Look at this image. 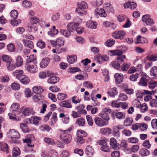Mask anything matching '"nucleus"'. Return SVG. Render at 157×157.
Here are the masks:
<instances>
[{"label":"nucleus","instance_id":"obj_1","mask_svg":"<svg viewBox=\"0 0 157 157\" xmlns=\"http://www.w3.org/2000/svg\"><path fill=\"white\" fill-rule=\"evenodd\" d=\"M123 52L121 50H120L118 49L113 50H110L108 52V54L110 56H114L117 55V56H119L117 58V59L118 60V62H120L121 63H122L124 62V59L126 58L125 56L124 55H121Z\"/></svg>","mask_w":157,"mask_h":157},{"label":"nucleus","instance_id":"obj_2","mask_svg":"<svg viewBox=\"0 0 157 157\" xmlns=\"http://www.w3.org/2000/svg\"><path fill=\"white\" fill-rule=\"evenodd\" d=\"M87 7V5L85 2L82 1L79 2L78 3V8L76 9L75 11L79 15L82 16L84 14H86V9Z\"/></svg>","mask_w":157,"mask_h":157},{"label":"nucleus","instance_id":"obj_3","mask_svg":"<svg viewBox=\"0 0 157 157\" xmlns=\"http://www.w3.org/2000/svg\"><path fill=\"white\" fill-rule=\"evenodd\" d=\"M63 132L60 136V138L62 141L65 144H68L70 142L71 139V135L68 133L70 130H67Z\"/></svg>","mask_w":157,"mask_h":157},{"label":"nucleus","instance_id":"obj_4","mask_svg":"<svg viewBox=\"0 0 157 157\" xmlns=\"http://www.w3.org/2000/svg\"><path fill=\"white\" fill-rule=\"evenodd\" d=\"M107 140L106 139L99 140L98 141L99 144L101 146L100 150L105 152H109L110 151V148L107 144Z\"/></svg>","mask_w":157,"mask_h":157},{"label":"nucleus","instance_id":"obj_5","mask_svg":"<svg viewBox=\"0 0 157 157\" xmlns=\"http://www.w3.org/2000/svg\"><path fill=\"white\" fill-rule=\"evenodd\" d=\"M25 68L27 71L31 73H36L38 69L36 63H26Z\"/></svg>","mask_w":157,"mask_h":157},{"label":"nucleus","instance_id":"obj_6","mask_svg":"<svg viewBox=\"0 0 157 157\" xmlns=\"http://www.w3.org/2000/svg\"><path fill=\"white\" fill-rule=\"evenodd\" d=\"M8 137L11 139H18L20 138V135L18 132L15 129L10 130L7 133Z\"/></svg>","mask_w":157,"mask_h":157},{"label":"nucleus","instance_id":"obj_7","mask_svg":"<svg viewBox=\"0 0 157 157\" xmlns=\"http://www.w3.org/2000/svg\"><path fill=\"white\" fill-rule=\"evenodd\" d=\"M142 21L145 23L147 25L151 26L155 23L153 19L151 18L148 15H144L142 17Z\"/></svg>","mask_w":157,"mask_h":157},{"label":"nucleus","instance_id":"obj_8","mask_svg":"<svg viewBox=\"0 0 157 157\" xmlns=\"http://www.w3.org/2000/svg\"><path fill=\"white\" fill-rule=\"evenodd\" d=\"M95 124L99 127H102L107 125L106 123L101 118L95 117L94 119Z\"/></svg>","mask_w":157,"mask_h":157},{"label":"nucleus","instance_id":"obj_9","mask_svg":"<svg viewBox=\"0 0 157 157\" xmlns=\"http://www.w3.org/2000/svg\"><path fill=\"white\" fill-rule=\"evenodd\" d=\"M116 139L113 137L111 138L110 139L109 144L111 147L114 149L117 150L119 147L118 146V144Z\"/></svg>","mask_w":157,"mask_h":157},{"label":"nucleus","instance_id":"obj_10","mask_svg":"<svg viewBox=\"0 0 157 157\" xmlns=\"http://www.w3.org/2000/svg\"><path fill=\"white\" fill-rule=\"evenodd\" d=\"M17 78L22 84L25 85L28 84L30 81L29 78L25 75H24L20 77L17 76Z\"/></svg>","mask_w":157,"mask_h":157},{"label":"nucleus","instance_id":"obj_11","mask_svg":"<svg viewBox=\"0 0 157 157\" xmlns=\"http://www.w3.org/2000/svg\"><path fill=\"white\" fill-rule=\"evenodd\" d=\"M95 12L102 17H105L107 16V14L104 9L100 8L96 9L95 10Z\"/></svg>","mask_w":157,"mask_h":157},{"label":"nucleus","instance_id":"obj_12","mask_svg":"<svg viewBox=\"0 0 157 157\" xmlns=\"http://www.w3.org/2000/svg\"><path fill=\"white\" fill-rule=\"evenodd\" d=\"M23 113L25 116H29L30 114L33 115L35 113L33 108L30 107L26 108L24 109L23 111Z\"/></svg>","mask_w":157,"mask_h":157},{"label":"nucleus","instance_id":"obj_13","mask_svg":"<svg viewBox=\"0 0 157 157\" xmlns=\"http://www.w3.org/2000/svg\"><path fill=\"white\" fill-rule=\"evenodd\" d=\"M59 105L61 107L68 108H71L72 107L71 103L69 101V100L61 101L59 103Z\"/></svg>","mask_w":157,"mask_h":157},{"label":"nucleus","instance_id":"obj_14","mask_svg":"<svg viewBox=\"0 0 157 157\" xmlns=\"http://www.w3.org/2000/svg\"><path fill=\"white\" fill-rule=\"evenodd\" d=\"M86 121L83 117H80L76 119L75 124L79 127H83L85 126Z\"/></svg>","mask_w":157,"mask_h":157},{"label":"nucleus","instance_id":"obj_15","mask_svg":"<svg viewBox=\"0 0 157 157\" xmlns=\"http://www.w3.org/2000/svg\"><path fill=\"white\" fill-rule=\"evenodd\" d=\"M124 7L125 8H129L133 10L135 9L137 7V4L134 2H126L124 4Z\"/></svg>","mask_w":157,"mask_h":157},{"label":"nucleus","instance_id":"obj_16","mask_svg":"<svg viewBox=\"0 0 157 157\" xmlns=\"http://www.w3.org/2000/svg\"><path fill=\"white\" fill-rule=\"evenodd\" d=\"M99 116L107 125L108 124V121L110 119V118L106 113L103 112H101L99 114Z\"/></svg>","mask_w":157,"mask_h":157},{"label":"nucleus","instance_id":"obj_17","mask_svg":"<svg viewBox=\"0 0 157 157\" xmlns=\"http://www.w3.org/2000/svg\"><path fill=\"white\" fill-rule=\"evenodd\" d=\"M114 77L115 79V82L117 84L120 83L123 81V76L121 74H115Z\"/></svg>","mask_w":157,"mask_h":157},{"label":"nucleus","instance_id":"obj_18","mask_svg":"<svg viewBox=\"0 0 157 157\" xmlns=\"http://www.w3.org/2000/svg\"><path fill=\"white\" fill-rule=\"evenodd\" d=\"M23 44L24 46L31 49L33 48V42L31 40H22Z\"/></svg>","mask_w":157,"mask_h":157},{"label":"nucleus","instance_id":"obj_19","mask_svg":"<svg viewBox=\"0 0 157 157\" xmlns=\"http://www.w3.org/2000/svg\"><path fill=\"white\" fill-rule=\"evenodd\" d=\"M59 81V78L56 76H51L47 80V82L51 84H55Z\"/></svg>","mask_w":157,"mask_h":157},{"label":"nucleus","instance_id":"obj_20","mask_svg":"<svg viewBox=\"0 0 157 157\" xmlns=\"http://www.w3.org/2000/svg\"><path fill=\"white\" fill-rule=\"evenodd\" d=\"M50 61L49 58H44L40 63V66L42 68H45L48 66Z\"/></svg>","mask_w":157,"mask_h":157},{"label":"nucleus","instance_id":"obj_21","mask_svg":"<svg viewBox=\"0 0 157 157\" xmlns=\"http://www.w3.org/2000/svg\"><path fill=\"white\" fill-rule=\"evenodd\" d=\"M79 24L78 23H75V22L69 23L67 25V29L69 31L71 32L74 30L75 27L78 26Z\"/></svg>","mask_w":157,"mask_h":157},{"label":"nucleus","instance_id":"obj_22","mask_svg":"<svg viewBox=\"0 0 157 157\" xmlns=\"http://www.w3.org/2000/svg\"><path fill=\"white\" fill-rule=\"evenodd\" d=\"M86 153L89 157L92 156L94 154V151L92 147L90 145L87 146L86 149Z\"/></svg>","mask_w":157,"mask_h":157},{"label":"nucleus","instance_id":"obj_23","mask_svg":"<svg viewBox=\"0 0 157 157\" xmlns=\"http://www.w3.org/2000/svg\"><path fill=\"white\" fill-rule=\"evenodd\" d=\"M33 90L35 93L39 94L43 92L44 89L41 86H35L33 87Z\"/></svg>","mask_w":157,"mask_h":157},{"label":"nucleus","instance_id":"obj_24","mask_svg":"<svg viewBox=\"0 0 157 157\" xmlns=\"http://www.w3.org/2000/svg\"><path fill=\"white\" fill-rule=\"evenodd\" d=\"M97 25V23L95 22H93L91 21H89L87 22L86 26L88 28L94 29L96 28Z\"/></svg>","mask_w":157,"mask_h":157},{"label":"nucleus","instance_id":"obj_25","mask_svg":"<svg viewBox=\"0 0 157 157\" xmlns=\"http://www.w3.org/2000/svg\"><path fill=\"white\" fill-rule=\"evenodd\" d=\"M0 150L8 153L9 152L8 144L6 143H0Z\"/></svg>","mask_w":157,"mask_h":157},{"label":"nucleus","instance_id":"obj_26","mask_svg":"<svg viewBox=\"0 0 157 157\" xmlns=\"http://www.w3.org/2000/svg\"><path fill=\"white\" fill-rule=\"evenodd\" d=\"M98 61L100 63L102 61H106L109 60L108 57L106 56H101L100 54L97 55Z\"/></svg>","mask_w":157,"mask_h":157},{"label":"nucleus","instance_id":"obj_27","mask_svg":"<svg viewBox=\"0 0 157 157\" xmlns=\"http://www.w3.org/2000/svg\"><path fill=\"white\" fill-rule=\"evenodd\" d=\"M140 154L143 157L147 156L150 153V151L145 148H142L141 149L140 152Z\"/></svg>","mask_w":157,"mask_h":157},{"label":"nucleus","instance_id":"obj_28","mask_svg":"<svg viewBox=\"0 0 157 157\" xmlns=\"http://www.w3.org/2000/svg\"><path fill=\"white\" fill-rule=\"evenodd\" d=\"M118 92L117 90V88L114 87L111 89L108 92V95L110 96L114 97L117 94Z\"/></svg>","mask_w":157,"mask_h":157},{"label":"nucleus","instance_id":"obj_29","mask_svg":"<svg viewBox=\"0 0 157 157\" xmlns=\"http://www.w3.org/2000/svg\"><path fill=\"white\" fill-rule=\"evenodd\" d=\"M110 65L111 67H113L116 69L120 70L121 68L120 64L118 61H113L110 63Z\"/></svg>","mask_w":157,"mask_h":157},{"label":"nucleus","instance_id":"obj_30","mask_svg":"<svg viewBox=\"0 0 157 157\" xmlns=\"http://www.w3.org/2000/svg\"><path fill=\"white\" fill-rule=\"evenodd\" d=\"M52 29L50 31L48 32V34L51 36H54V35H57L58 33V29H56L54 26H53Z\"/></svg>","mask_w":157,"mask_h":157},{"label":"nucleus","instance_id":"obj_31","mask_svg":"<svg viewBox=\"0 0 157 157\" xmlns=\"http://www.w3.org/2000/svg\"><path fill=\"white\" fill-rule=\"evenodd\" d=\"M100 132L101 134L107 135L110 134L112 132V130L109 128H103L100 130Z\"/></svg>","mask_w":157,"mask_h":157},{"label":"nucleus","instance_id":"obj_32","mask_svg":"<svg viewBox=\"0 0 157 157\" xmlns=\"http://www.w3.org/2000/svg\"><path fill=\"white\" fill-rule=\"evenodd\" d=\"M40 129L42 131L49 132L51 128L48 125L43 124L40 127Z\"/></svg>","mask_w":157,"mask_h":157},{"label":"nucleus","instance_id":"obj_33","mask_svg":"<svg viewBox=\"0 0 157 157\" xmlns=\"http://www.w3.org/2000/svg\"><path fill=\"white\" fill-rule=\"evenodd\" d=\"M67 59L68 62L70 64H72L77 60V56L75 55L67 57Z\"/></svg>","mask_w":157,"mask_h":157},{"label":"nucleus","instance_id":"obj_34","mask_svg":"<svg viewBox=\"0 0 157 157\" xmlns=\"http://www.w3.org/2000/svg\"><path fill=\"white\" fill-rule=\"evenodd\" d=\"M133 121V119L131 117L126 118L124 121V125L126 126H130Z\"/></svg>","mask_w":157,"mask_h":157},{"label":"nucleus","instance_id":"obj_35","mask_svg":"<svg viewBox=\"0 0 157 157\" xmlns=\"http://www.w3.org/2000/svg\"><path fill=\"white\" fill-rule=\"evenodd\" d=\"M44 140L45 142L48 145H53L55 144L53 140L50 138L44 137Z\"/></svg>","mask_w":157,"mask_h":157},{"label":"nucleus","instance_id":"obj_36","mask_svg":"<svg viewBox=\"0 0 157 157\" xmlns=\"http://www.w3.org/2000/svg\"><path fill=\"white\" fill-rule=\"evenodd\" d=\"M26 63H36V57L33 55H30L26 59Z\"/></svg>","mask_w":157,"mask_h":157},{"label":"nucleus","instance_id":"obj_37","mask_svg":"<svg viewBox=\"0 0 157 157\" xmlns=\"http://www.w3.org/2000/svg\"><path fill=\"white\" fill-rule=\"evenodd\" d=\"M57 45L59 47L63 46L64 45V40L63 38L59 37L56 40Z\"/></svg>","mask_w":157,"mask_h":157},{"label":"nucleus","instance_id":"obj_38","mask_svg":"<svg viewBox=\"0 0 157 157\" xmlns=\"http://www.w3.org/2000/svg\"><path fill=\"white\" fill-rule=\"evenodd\" d=\"M20 154V150L17 147H14L12 151L13 157H16L18 156Z\"/></svg>","mask_w":157,"mask_h":157},{"label":"nucleus","instance_id":"obj_39","mask_svg":"<svg viewBox=\"0 0 157 157\" xmlns=\"http://www.w3.org/2000/svg\"><path fill=\"white\" fill-rule=\"evenodd\" d=\"M2 59L3 61L8 63H9L12 61L10 57L6 55H3L2 56Z\"/></svg>","mask_w":157,"mask_h":157},{"label":"nucleus","instance_id":"obj_40","mask_svg":"<svg viewBox=\"0 0 157 157\" xmlns=\"http://www.w3.org/2000/svg\"><path fill=\"white\" fill-rule=\"evenodd\" d=\"M88 75L86 73H85L83 75H82L79 74L75 76V78L80 80H82L84 79H86Z\"/></svg>","mask_w":157,"mask_h":157},{"label":"nucleus","instance_id":"obj_41","mask_svg":"<svg viewBox=\"0 0 157 157\" xmlns=\"http://www.w3.org/2000/svg\"><path fill=\"white\" fill-rule=\"evenodd\" d=\"M23 63V59L20 56H18L16 59V65L17 67H20L22 65Z\"/></svg>","mask_w":157,"mask_h":157},{"label":"nucleus","instance_id":"obj_42","mask_svg":"<svg viewBox=\"0 0 157 157\" xmlns=\"http://www.w3.org/2000/svg\"><path fill=\"white\" fill-rule=\"evenodd\" d=\"M44 98V97L42 95L40 96L34 95L33 97V100L35 102H38L40 101L43 100Z\"/></svg>","mask_w":157,"mask_h":157},{"label":"nucleus","instance_id":"obj_43","mask_svg":"<svg viewBox=\"0 0 157 157\" xmlns=\"http://www.w3.org/2000/svg\"><path fill=\"white\" fill-rule=\"evenodd\" d=\"M20 107V105L18 103H13L11 106V109L13 111H17Z\"/></svg>","mask_w":157,"mask_h":157},{"label":"nucleus","instance_id":"obj_44","mask_svg":"<svg viewBox=\"0 0 157 157\" xmlns=\"http://www.w3.org/2000/svg\"><path fill=\"white\" fill-rule=\"evenodd\" d=\"M139 76L140 75L136 73L134 74L131 75L129 77V79L132 81L136 82L137 81V79Z\"/></svg>","mask_w":157,"mask_h":157},{"label":"nucleus","instance_id":"obj_45","mask_svg":"<svg viewBox=\"0 0 157 157\" xmlns=\"http://www.w3.org/2000/svg\"><path fill=\"white\" fill-rule=\"evenodd\" d=\"M20 128L25 132H29V130L26 124L23 123L20 124Z\"/></svg>","mask_w":157,"mask_h":157},{"label":"nucleus","instance_id":"obj_46","mask_svg":"<svg viewBox=\"0 0 157 157\" xmlns=\"http://www.w3.org/2000/svg\"><path fill=\"white\" fill-rule=\"evenodd\" d=\"M71 32L68 29H61L60 31V33L66 37H69L71 35Z\"/></svg>","mask_w":157,"mask_h":157},{"label":"nucleus","instance_id":"obj_47","mask_svg":"<svg viewBox=\"0 0 157 157\" xmlns=\"http://www.w3.org/2000/svg\"><path fill=\"white\" fill-rule=\"evenodd\" d=\"M115 43L114 40L112 39H110L108 40L105 43V45L108 47H110L112 46Z\"/></svg>","mask_w":157,"mask_h":157},{"label":"nucleus","instance_id":"obj_48","mask_svg":"<svg viewBox=\"0 0 157 157\" xmlns=\"http://www.w3.org/2000/svg\"><path fill=\"white\" fill-rule=\"evenodd\" d=\"M138 84L141 86H147V83L146 79L144 77H142L140 81L138 82Z\"/></svg>","mask_w":157,"mask_h":157},{"label":"nucleus","instance_id":"obj_49","mask_svg":"<svg viewBox=\"0 0 157 157\" xmlns=\"http://www.w3.org/2000/svg\"><path fill=\"white\" fill-rule=\"evenodd\" d=\"M151 75L155 76L157 75V67L154 66L151 67L150 70Z\"/></svg>","mask_w":157,"mask_h":157},{"label":"nucleus","instance_id":"obj_50","mask_svg":"<svg viewBox=\"0 0 157 157\" xmlns=\"http://www.w3.org/2000/svg\"><path fill=\"white\" fill-rule=\"evenodd\" d=\"M77 136H79L83 138L87 136V134L84 131L78 130L77 132Z\"/></svg>","mask_w":157,"mask_h":157},{"label":"nucleus","instance_id":"obj_51","mask_svg":"<svg viewBox=\"0 0 157 157\" xmlns=\"http://www.w3.org/2000/svg\"><path fill=\"white\" fill-rule=\"evenodd\" d=\"M24 72L23 70H15L14 72V75L16 76V78L18 79L17 78V76L21 77L24 75H22L23 74Z\"/></svg>","mask_w":157,"mask_h":157},{"label":"nucleus","instance_id":"obj_52","mask_svg":"<svg viewBox=\"0 0 157 157\" xmlns=\"http://www.w3.org/2000/svg\"><path fill=\"white\" fill-rule=\"evenodd\" d=\"M33 137V135L32 134L28 135L26 138L23 140L24 142L26 143L27 144H31Z\"/></svg>","mask_w":157,"mask_h":157},{"label":"nucleus","instance_id":"obj_53","mask_svg":"<svg viewBox=\"0 0 157 157\" xmlns=\"http://www.w3.org/2000/svg\"><path fill=\"white\" fill-rule=\"evenodd\" d=\"M128 99L126 95L124 93H121L119 96L118 100L120 101H125Z\"/></svg>","mask_w":157,"mask_h":157},{"label":"nucleus","instance_id":"obj_54","mask_svg":"<svg viewBox=\"0 0 157 157\" xmlns=\"http://www.w3.org/2000/svg\"><path fill=\"white\" fill-rule=\"evenodd\" d=\"M86 118L89 125L92 126L94 122L91 116L89 115H87Z\"/></svg>","mask_w":157,"mask_h":157},{"label":"nucleus","instance_id":"obj_55","mask_svg":"<svg viewBox=\"0 0 157 157\" xmlns=\"http://www.w3.org/2000/svg\"><path fill=\"white\" fill-rule=\"evenodd\" d=\"M113 136L117 138H118L120 136V133L119 130L115 126L113 127Z\"/></svg>","mask_w":157,"mask_h":157},{"label":"nucleus","instance_id":"obj_56","mask_svg":"<svg viewBox=\"0 0 157 157\" xmlns=\"http://www.w3.org/2000/svg\"><path fill=\"white\" fill-rule=\"evenodd\" d=\"M18 15V12L17 11L14 10H12L10 13V17L13 18L15 19L16 18Z\"/></svg>","mask_w":157,"mask_h":157},{"label":"nucleus","instance_id":"obj_57","mask_svg":"<svg viewBox=\"0 0 157 157\" xmlns=\"http://www.w3.org/2000/svg\"><path fill=\"white\" fill-rule=\"evenodd\" d=\"M143 146L147 149L151 148V144L149 143V140H145L142 144Z\"/></svg>","mask_w":157,"mask_h":157},{"label":"nucleus","instance_id":"obj_58","mask_svg":"<svg viewBox=\"0 0 157 157\" xmlns=\"http://www.w3.org/2000/svg\"><path fill=\"white\" fill-rule=\"evenodd\" d=\"M67 95L66 94L59 93L57 96L58 99L59 100H62L67 98Z\"/></svg>","mask_w":157,"mask_h":157},{"label":"nucleus","instance_id":"obj_59","mask_svg":"<svg viewBox=\"0 0 157 157\" xmlns=\"http://www.w3.org/2000/svg\"><path fill=\"white\" fill-rule=\"evenodd\" d=\"M81 71V69L78 67H71L69 69V72L71 74L74 73L76 72L80 71Z\"/></svg>","mask_w":157,"mask_h":157},{"label":"nucleus","instance_id":"obj_60","mask_svg":"<svg viewBox=\"0 0 157 157\" xmlns=\"http://www.w3.org/2000/svg\"><path fill=\"white\" fill-rule=\"evenodd\" d=\"M125 117V114L121 112L117 113L116 115V117L117 118L120 120L124 119Z\"/></svg>","mask_w":157,"mask_h":157},{"label":"nucleus","instance_id":"obj_61","mask_svg":"<svg viewBox=\"0 0 157 157\" xmlns=\"http://www.w3.org/2000/svg\"><path fill=\"white\" fill-rule=\"evenodd\" d=\"M77 137L75 139V141L80 144H82L85 142V139L83 138L78 136H77Z\"/></svg>","mask_w":157,"mask_h":157},{"label":"nucleus","instance_id":"obj_62","mask_svg":"<svg viewBox=\"0 0 157 157\" xmlns=\"http://www.w3.org/2000/svg\"><path fill=\"white\" fill-rule=\"evenodd\" d=\"M23 6L25 8H29L31 6L32 3L30 2L27 0H25L23 2Z\"/></svg>","mask_w":157,"mask_h":157},{"label":"nucleus","instance_id":"obj_63","mask_svg":"<svg viewBox=\"0 0 157 157\" xmlns=\"http://www.w3.org/2000/svg\"><path fill=\"white\" fill-rule=\"evenodd\" d=\"M130 64L126 63H124L121 66V69L123 71H127L130 67Z\"/></svg>","mask_w":157,"mask_h":157},{"label":"nucleus","instance_id":"obj_64","mask_svg":"<svg viewBox=\"0 0 157 157\" xmlns=\"http://www.w3.org/2000/svg\"><path fill=\"white\" fill-rule=\"evenodd\" d=\"M11 87L13 90H19L20 88V86L18 84L14 82L12 83Z\"/></svg>","mask_w":157,"mask_h":157}]
</instances>
